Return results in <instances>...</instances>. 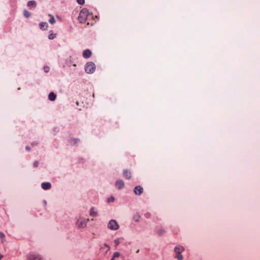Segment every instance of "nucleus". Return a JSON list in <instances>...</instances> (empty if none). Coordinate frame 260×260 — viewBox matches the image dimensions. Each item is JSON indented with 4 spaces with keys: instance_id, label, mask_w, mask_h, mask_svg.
<instances>
[{
    "instance_id": "nucleus-1",
    "label": "nucleus",
    "mask_w": 260,
    "mask_h": 260,
    "mask_svg": "<svg viewBox=\"0 0 260 260\" xmlns=\"http://www.w3.org/2000/svg\"><path fill=\"white\" fill-rule=\"evenodd\" d=\"M184 250V248L181 245H177L174 248V252L175 255L174 257L177 258L178 260H183V256L181 253Z\"/></svg>"
},
{
    "instance_id": "nucleus-2",
    "label": "nucleus",
    "mask_w": 260,
    "mask_h": 260,
    "mask_svg": "<svg viewBox=\"0 0 260 260\" xmlns=\"http://www.w3.org/2000/svg\"><path fill=\"white\" fill-rule=\"evenodd\" d=\"M88 11L86 9H82L78 16V20L81 23H85L87 20L88 16Z\"/></svg>"
},
{
    "instance_id": "nucleus-3",
    "label": "nucleus",
    "mask_w": 260,
    "mask_h": 260,
    "mask_svg": "<svg viewBox=\"0 0 260 260\" xmlns=\"http://www.w3.org/2000/svg\"><path fill=\"white\" fill-rule=\"evenodd\" d=\"M89 220L88 218L80 217L76 222V225L79 228H85L86 226L87 223Z\"/></svg>"
},
{
    "instance_id": "nucleus-4",
    "label": "nucleus",
    "mask_w": 260,
    "mask_h": 260,
    "mask_svg": "<svg viewBox=\"0 0 260 260\" xmlns=\"http://www.w3.org/2000/svg\"><path fill=\"white\" fill-rule=\"evenodd\" d=\"M95 69V66L94 63L92 62H87L85 67V71L87 74L93 73Z\"/></svg>"
},
{
    "instance_id": "nucleus-5",
    "label": "nucleus",
    "mask_w": 260,
    "mask_h": 260,
    "mask_svg": "<svg viewBox=\"0 0 260 260\" xmlns=\"http://www.w3.org/2000/svg\"><path fill=\"white\" fill-rule=\"evenodd\" d=\"M108 228L110 230L115 231L119 228V225L116 220L112 219L109 222Z\"/></svg>"
},
{
    "instance_id": "nucleus-6",
    "label": "nucleus",
    "mask_w": 260,
    "mask_h": 260,
    "mask_svg": "<svg viewBox=\"0 0 260 260\" xmlns=\"http://www.w3.org/2000/svg\"><path fill=\"white\" fill-rule=\"evenodd\" d=\"M28 260H42V258L39 254L35 252H30L27 255Z\"/></svg>"
},
{
    "instance_id": "nucleus-7",
    "label": "nucleus",
    "mask_w": 260,
    "mask_h": 260,
    "mask_svg": "<svg viewBox=\"0 0 260 260\" xmlns=\"http://www.w3.org/2000/svg\"><path fill=\"white\" fill-rule=\"evenodd\" d=\"M134 192L136 195H141L143 192V188L141 186H137L134 188Z\"/></svg>"
},
{
    "instance_id": "nucleus-8",
    "label": "nucleus",
    "mask_w": 260,
    "mask_h": 260,
    "mask_svg": "<svg viewBox=\"0 0 260 260\" xmlns=\"http://www.w3.org/2000/svg\"><path fill=\"white\" fill-rule=\"evenodd\" d=\"M91 51L89 49H86L83 52V56L85 58H88L91 55Z\"/></svg>"
},
{
    "instance_id": "nucleus-9",
    "label": "nucleus",
    "mask_w": 260,
    "mask_h": 260,
    "mask_svg": "<svg viewBox=\"0 0 260 260\" xmlns=\"http://www.w3.org/2000/svg\"><path fill=\"white\" fill-rule=\"evenodd\" d=\"M123 175L126 179H129L131 178V172L130 171L125 169L123 172Z\"/></svg>"
},
{
    "instance_id": "nucleus-10",
    "label": "nucleus",
    "mask_w": 260,
    "mask_h": 260,
    "mask_svg": "<svg viewBox=\"0 0 260 260\" xmlns=\"http://www.w3.org/2000/svg\"><path fill=\"white\" fill-rule=\"evenodd\" d=\"M116 187L118 189L122 188L124 186V182L122 180H117L116 183Z\"/></svg>"
},
{
    "instance_id": "nucleus-11",
    "label": "nucleus",
    "mask_w": 260,
    "mask_h": 260,
    "mask_svg": "<svg viewBox=\"0 0 260 260\" xmlns=\"http://www.w3.org/2000/svg\"><path fill=\"white\" fill-rule=\"evenodd\" d=\"M41 186L44 190H47L51 188V184L49 182H43L42 183Z\"/></svg>"
},
{
    "instance_id": "nucleus-12",
    "label": "nucleus",
    "mask_w": 260,
    "mask_h": 260,
    "mask_svg": "<svg viewBox=\"0 0 260 260\" xmlns=\"http://www.w3.org/2000/svg\"><path fill=\"white\" fill-rule=\"evenodd\" d=\"M56 98V95L53 92H51L48 96V99L51 101H54L55 100Z\"/></svg>"
},
{
    "instance_id": "nucleus-13",
    "label": "nucleus",
    "mask_w": 260,
    "mask_h": 260,
    "mask_svg": "<svg viewBox=\"0 0 260 260\" xmlns=\"http://www.w3.org/2000/svg\"><path fill=\"white\" fill-rule=\"evenodd\" d=\"M97 215V212L94 211L93 207H92L90 210V215L92 217H96Z\"/></svg>"
},
{
    "instance_id": "nucleus-14",
    "label": "nucleus",
    "mask_w": 260,
    "mask_h": 260,
    "mask_svg": "<svg viewBox=\"0 0 260 260\" xmlns=\"http://www.w3.org/2000/svg\"><path fill=\"white\" fill-rule=\"evenodd\" d=\"M40 28L42 29H46L48 27V24L46 22H41L39 24Z\"/></svg>"
},
{
    "instance_id": "nucleus-15",
    "label": "nucleus",
    "mask_w": 260,
    "mask_h": 260,
    "mask_svg": "<svg viewBox=\"0 0 260 260\" xmlns=\"http://www.w3.org/2000/svg\"><path fill=\"white\" fill-rule=\"evenodd\" d=\"M27 6L29 7H35L36 6V2L34 1H30L27 3Z\"/></svg>"
},
{
    "instance_id": "nucleus-16",
    "label": "nucleus",
    "mask_w": 260,
    "mask_h": 260,
    "mask_svg": "<svg viewBox=\"0 0 260 260\" xmlns=\"http://www.w3.org/2000/svg\"><path fill=\"white\" fill-rule=\"evenodd\" d=\"M79 141L80 140L78 139H71L70 141V143L71 145L76 144L78 143L79 142Z\"/></svg>"
},
{
    "instance_id": "nucleus-17",
    "label": "nucleus",
    "mask_w": 260,
    "mask_h": 260,
    "mask_svg": "<svg viewBox=\"0 0 260 260\" xmlns=\"http://www.w3.org/2000/svg\"><path fill=\"white\" fill-rule=\"evenodd\" d=\"M49 16L51 17L50 19L49 20V23H51V24H54L56 22L54 17L53 16H52L51 15H49Z\"/></svg>"
},
{
    "instance_id": "nucleus-18",
    "label": "nucleus",
    "mask_w": 260,
    "mask_h": 260,
    "mask_svg": "<svg viewBox=\"0 0 260 260\" xmlns=\"http://www.w3.org/2000/svg\"><path fill=\"white\" fill-rule=\"evenodd\" d=\"M23 14H24V16L26 18L29 17L31 15L30 13L26 10H24Z\"/></svg>"
},
{
    "instance_id": "nucleus-19",
    "label": "nucleus",
    "mask_w": 260,
    "mask_h": 260,
    "mask_svg": "<svg viewBox=\"0 0 260 260\" xmlns=\"http://www.w3.org/2000/svg\"><path fill=\"white\" fill-rule=\"evenodd\" d=\"M56 37V34H51L49 35L48 38L50 40H52L54 39Z\"/></svg>"
},
{
    "instance_id": "nucleus-20",
    "label": "nucleus",
    "mask_w": 260,
    "mask_h": 260,
    "mask_svg": "<svg viewBox=\"0 0 260 260\" xmlns=\"http://www.w3.org/2000/svg\"><path fill=\"white\" fill-rule=\"evenodd\" d=\"M165 231L164 229H161L158 230L157 234H158L159 236H161L165 233Z\"/></svg>"
},
{
    "instance_id": "nucleus-21",
    "label": "nucleus",
    "mask_w": 260,
    "mask_h": 260,
    "mask_svg": "<svg viewBox=\"0 0 260 260\" xmlns=\"http://www.w3.org/2000/svg\"><path fill=\"white\" fill-rule=\"evenodd\" d=\"M140 218V216L138 214H136L134 216V219L137 222L139 220Z\"/></svg>"
},
{
    "instance_id": "nucleus-22",
    "label": "nucleus",
    "mask_w": 260,
    "mask_h": 260,
    "mask_svg": "<svg viewBox=\"0 0 260 260\" xmlns=\"http://www.w3.org/2000/svg\"><path fill=\"white\" fill-rule=\"evenodd\" d=\"M120 256V253L118 252H115L113 255V258L118 257Z\"/></svg>"
},
{
    "instance_id": "nucleus-23",
    "label": "nucleus",
    "mask_w": 260,
    "mask_h": 260,
    "mask_svg": "<svg viewBox=\"0 0 260 260\" xmlns=\"http://www.w3.org/2000/svg\"><path fill=\"white\" fill-rule=\"evenodd\" d=\"M77 2L79 5H83L85 3L84 0H77Z\"/></svg>"
},
{
    "instance_id": "nucleus-24",
    "label": "nucleus",
    "mask_w": 260,
    "mask_h": 260,
    "mask_svg": "<svg viewBox=\"0 0 260 260\" xmlns=\"http://www.w3.org/2000/svg\"><path fill=\"white\" fill-rule=\"evenodd\" d=\"M114 201V198L113 197H111L110 198H108V202H113Z\"/></svg>"
},
{
    "instance_id": "nucleus-25",
    "label": "nucleus",
    "mask_w": 260,
    "mask_h": 260,
    "mask_svg": "<svg viewBox=\"0 0 260 260\" xmlns=\"http://www.w3.org/2000/svg\"><path fill=\"white\" fill-rule=\"evenodd\" d=\"M5 237V235L2 232H0V238L1 239H4Z\"/></svg>"
},
{
    "instance_id": "nucleus-26",
    "label": "nucleus",
    "mask_w": 260,
    "mask_h": 260,
    "mask_svg": "<svg viewBox=\"0 0 260 260\" xmlns=\"http://www.w3.org/2000/svg\"><path fill=\"white\" fill-rule=\"evenodd\" d=\"M39 165V162L38 161H35L33 164L34 167L37 168Z\"/></svg>"
},
{
    "instance_id": "nucleus-27",
    "label": "nucleus",
    "mask_w": 260,
    "mask_h": 260,
    "mask_svg": "<svg viewBox=\"0 0 260 260\" xmlns=\"http://www.w3.org/2000/svg\"><path fill=\"white\" fill-rule=\"evenodd\" d=\"M44 70L45 72L47 73L49 71V68L48 67H47V66L45 67L44 68Z\"/></svg>"
},
{
    "instance_id": "nucleus-28",
    "label": "nucleus",
    "mask_w": 260,
    "mask_h": 260,
    "mask_svg": "<svg viewBox=\"0 0 260 260\" xmlns=\"http://www.w3.org/2000/svg\"><path fill=\"white\" fill-rule=\"evenodd\" d=\"M114 242H115V243L116 244V245H118V244H119V240H118V239H115V240H114Z\"/></svg>"
},
{
    "instance_id": "nucleus-29",
    "label": "nucleus",
    "mask_w": 260,
    "mask_h": 260,
    "mask_svg": "<svg viewBox=\"0 0 260 260\" xmlns=\"http://www.w3.org/2000/svg\"><path fill=\"white\" fill-rule=\"evenodd\" d=\"M25 149L27 151H29L30 150V148L28 146H26Z\"/></svg>"
},
{
    "instance_id": "nucleus-30",
    "label": "nucleus",
    "mask_w": 260,
    "mask_h": 260,
    "mask_svg": "<svg viewBox=\"0 0 260 260\" xmlns=\"http://www.w3.org/2000/svg\"><path fill=\"white\" fill-rule=\"evenodd\" d=\"M3 257V255L2 254H0V260H1Z\"/></svg>"
},
{
    "instance_id": "nucleus-31",
    "label": "nucleus",
    "mask_w": 260,
    "mask_h": 260,
    "mask_svg": "<svg viewBox=\"0 0 260 260\" xmlns=\"http://www.w3.org/2000/svg\"><path fill=\"white\" fill-rule=\"evenodd\" d=\"M79 102H76V105H77V106H78V105H79Z\"/></svg>"
},
{
    "instance_id": "nucleus-32",
    "label": "nucleus",
    "mask_w": 260,
    "mask_h": 260,
    "mask_svg": "<svg viewBox=\"0 0 260 260\" xmlns=\"http://www.w3.org/2000/svg\"><path fill=\"white\" fill-rule=\"evenodd\" d=\"M139 252V249H138V250H137L136 252L137 253H138Z\"/></svg>"
},
{
    "instance_id": "nucleus-33",
    "label": "nucleus",
    "mask_w": 260,
    "mask_h": 260,
    "mask_svg": "<svg viewBox=\"0 0 260 260\" xmlns=\"http://www.w3.org/2000/svg\"><path fill=\"white\" fill-rule=\"evenodd\" d=\"M111 260H114V258L112 257Z\"/></svg>"
}]
</instances>
